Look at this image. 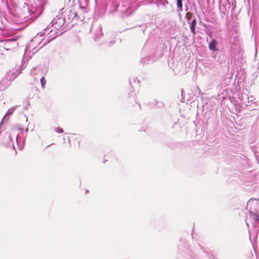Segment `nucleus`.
<instances>
[{"label":"nucleus","mask_w":259,"mask_h":259,"mask_svg":"<svg viewBox=\"0 0 259 259\" xmlns=\"http://www.w3.org/2000/svg\"><path fill=\"white\" fill-rule=\"evenodd\" d=\"M69 142L70 144H73L75 147L78 148L80 141L78 140V137L75 134H71L68 137Z\"/></svg>","instance_id":"nucleus-1"},{"label":"nucleus","mask_w":259,"mask_h":259,"mask_svg":"<svg viewBox=\"0 0 259 259\" xmlns=\"http://www.w3.org/2000/svg\"><path fill=\"white\" fill-rule=\"evenodd\" d=\"M18 76L17 73L14 72L13 71L10 70L7 72L6 75L5 79L9 81V83L7 84V86L10 84V82L14 80Z\"/></svg>","instance_id":"nucleus-2"},{"label":"nucleus","mask_w":259,"mask_h":259,"mask_svg":"<svg viewBox=\"0 0 259 259\" xmlns=\"http://www.w3.org/2000/svg\"><path fill=\"white\" fill-rule=\"evenodd\" d=\"M217 44V41L213 39L209 44V49L211 51H214L216 50Z\"/></svg>","instance_id":"nucleus-3"},{"label":"nucleus","mask_w":259,"mask_h":259,"mask_svg":"<svg viewBox=\"0 0 259 259\" xmlns=\"http://www.w3.org/2000/svg\"><path fill=\"white\" fill-rule=\"evenodd\" d=\"M188 23L190 25V29L191 32L193 33V34H195V26L196 25V19H194L193 20V21L190 23L188 22Z\"/></svg>","instance_id":"nucleus-4"},{"label":"nucleus","mask_w":259,"mask_h":259,"mask_svg":"<svg viewBox=\"0 0 259 259\" xmlns=\"http://www.w3.org/2000/svg\"><path fill=\"white\" fill-rule=\"evenodd\" d=\"M71 16L73 17L72 20L76 21L79 19V17L76 12L70 11Z\"/></svg>","instance_id":"nucleus-5"},{"label":"nucleus","mask_w":259,"mask_h":259,"mask_svg":"<svg viewBox=\"0 0 259 259\" xmlns=\"http://www.w3.org/2000/svg\"><path fill=\"white\" fill-rule=\"evenodd\" d=\"M177 5L178 7V8L180 9V11H182L183 9V3L182 0H177Z\"/></svg>","instance_id":"nucleus-6"},{"label":"nucleus","mask_w":259,"mask_h":259,"mask_svg":"<svg viewBox=\"0 0 259 259\" xmlns=\"http://www.w3.org/2000/svg\"><path fill=\"white\" fill-rule=\"evenodd\" d=\"M193 16V14L191 13L190 12H187L186 14V19L189 21L191 19Z\"/></svg>","instance_id":"nucleus-7"},{"label":"nucleus","mask_w":259,"mask_h":259,"mask_svg":"<svg viewBox=\"0 0 259 259\" xmlns=\"http://www.w3.org/2000/svg\"><path fill=\"white\" fill-rule=\"evenodd\" d=\"M40 83L41 85V87L44 88L46 84V80L45 79L44 77H42L40 79Z\"/></svg>","instance_id":"nucleus-8"},{"label":"nucleus","mask_w":259,"mask_h":259,"mask_svg":"<svg viewBox=\"0 0 259 259\" xmlns=\"http://www.w3.org/2000/svg\"><path fill=\"white\" fill-rule=\"evenodd\" d=\"M4 82V80H2L1 82V83H3V82Z\"/></svg>","instance_id":"nucleus-9"}]
</instances>
